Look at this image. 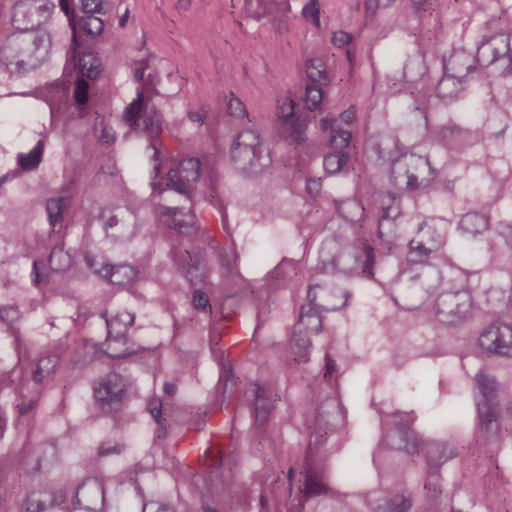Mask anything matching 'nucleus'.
Wrapping results in <instances>:
<instances>
[{"label": "nucleus", "instance_id": "nucleus-28", "mask_svg": "<svg viewBox=\"0 0 512 512\" xmlns=\"http://www.w3.org/2000/svg\"><path fill=\"white\" fill-rule=\"evenodd\" d=\"M465 80L444 72L436 86V95L445 103L457 100L464 90Z\"/></svg>", "mask_w": 512, "mask_h": 512}, {"label": "nucleus", "instance_id": "nucleus-19", "mask_svg": "<svg viewBox=\"0 0 512 512\" xmlns=\"http://www.w3.org/2000/svg\"><path fill=\"white\" fill-rule=\"evenodd\" d=\"M434 252L431 248L425 245V242L412 239L408 243V251L406 255V267L402 271L403 275L409 279H414L412 272L418 267H425L430 265V261Z\"/></svg>", "mask_w": 512, "mask_h": 512}, {"label": "nucleus", "instance_id": "nucleus-44", "mask_svg": "<svg viewBox=\"0 0 512 512\" xmlns=\"http://www.w3.org/2000/svg\"><path fill=\"white\" fill-rule=\"evenodd\" d=\"M338 212L347 220L357 222L364 214L362 204L353 199H347L337 205Z\"/></svg>", "mask_w": 512, "mask_h": 512}, {"label": "nucleus", "instance_id": "nucleus-53", "mask_svg": "<svg viewBox=\"0 0 512 512\" xmlns=\"http://www.w3.org/2000/svg\"><path fill=\"white\" fill-rule=\"evenodd\" d=\"M463 134L464 131L454 124L445 125L439 130V137L443 141L458 140Z\"/></svg>", "mask_w": 512, "mask_h": 512}, {"label": "nucleus", "instance_id": "nucleus-35", "mask_svg": "<svg viewBox=\"0 0 512 512\" xmlns=\"http://www.w3.org/2000/svg\"><path fill=\"white\" fill-rule=\"evenodd\" d=\"M289 492V500L286 503L288 512H301L303 509V496L300 491L295 495L292 496L291 493V487H286L285 483L279 480L275 481V486L271 490V494L274 498V500L278 503L282 501V498L286 496V494Z\"/></svg>", "mask_w": 512, "mask_h": 512}, {"label": "nucleus", "instance_id": "nucleus-56", "mask_svg": "<svg viewBox=\"0 0 512 512\" xmlns=\"http://www.w3.org/2000/svg\"><path fill=\"white\" fill-rule=\"evenodd\" d=\"M88 89L89 85L86 80L78 79L76 81L74 89V99L78 104H86L88 100Z\"/></svg>", "mask_w": 512, "mask_h": 512}, {"label": "nucleus", "instance_id": "nucleus-10", "mask_svg": "<svg viewBox=\"0 0 512 512\" xmlns=\"http://www.w3.org/2000/svg\"><path fill=\"white\" fill-rule=\"evenodd\" d=\"M231 157L236 159L254 160L270 157L261 142L259 133L253 129H244L239 132L231 145Z\"/></svg>", "mask_w": 512, "mask_h": 512}, {"label": "nucleus", "instance_id": "nucleus-57", "mask_svg": "<svg viewBox=\"0 0 512 512\" xmlns=\"http://www.w3.org/2000/svg\"><path fill=\"white\" fill-rule=\"evenodd\" d=\"M498 235L504 239L506 245L512 249V222L500 221L496 225Z\"/></svg>", "mask_w": 512, "mask_h": 512}, {"label": "nucleus", "instance_id": "nucleus-51", "mask_svg": "<svg viewBox=\"0 0 512 512\" xmlns=\"http://www.w3.org/2000/svg\"><path fill=\"white\" fill-rule=\"evenodd\" d=\"M295 274V263L290 260L282 261L270 273V276L277 279H289Z\"/></svg>", "mask_w": 512, "mask_h": 512}, {"label": "nucleus", "instance_id": "nucleus-62", "mask_svg": "<svg viewBox=\"0 0 512 512\" xmlns=\"http://www.w3.org/2000/svg\"><path fill=\"white\" fill-rule=\"evenodd\" d=\"M37 405V399L35 397L30 399H21L17 404V410L20 415H26L33 410Z\"/></svg>", "mask_w": 512, "mask_h": 512}, {"label": "nucleus", "instance_id": "nucleus-8", "mask_svg": "<svg viewBox=\"0 0 512 512\" xmlns=\"http://www.w3.org/2000/svg\"><path fill=\"white\" fill-rule=\"evenodd\" d=\"M126 380L118 373H109L94 388V394L101 408L106 412L117 410L126 391Z\"/></svg>", "mask_w": 512, "mask_h": 512}, {"label": "nucleus", "instance_id": "nucleus-11", "mask_svg": "<svg viewBox=\"0 0 512 512\" xmlns=\"http://www.w3.org/2000/svg\"><path fill=\"white\" fill-rule=\"evenodd\" d=\"M167 172V186L180 193H188L200 176L201 162H171Z\"/></svg>", "mask_w": 512, "mask_h": 512}, {"label": "nucleus", "instance_id": "nucleus-30", "mask_svg": "<svg viewBox=\"0 0 512 512\" xmlns=\"http://www.w3.org/2000/svg\"><path fill=\"white\" fill-rule=\"evenodd\" d=\"M509 51V42L507 37L501 35L494 37L487 43H482L478 49V58L484 64H490L499 58L505 56Z\"/></svg>", "mask_w": 512, "mask_h": 512}, {"label": "nucleus", "instance_id": "nucleus-49", "mask_svg": "<svg viewBox=\"0 0 512 512\" xmlns=\"http://www.w3.org/2000/svg\"><path fill=\"white\" fill-rule=\"evenodd\" d=\"M19 317V311L16 306L7 305L0 307V320L12 329L17 345L19 344V337L17 331L13 329L12 324L17 321Z\"/></svg>", "mask_w": 512, "mask_h": 512}, {"label": "nucleus", "instance_id": "nucleus-12", "mask_svg": "<svg viewBox=\"0 0 512 512\" xmlns=\"http://www.w3.org/2000/svg\"><path fill=\"white\" fill-rule=\"evenodd\" d=\"M350 294L347 291H331L320 285H311L307 299L320 311H336L347 305Z\"/></svg>", "mask_w": 512, "mask_h": 512}, {"label": "nucleus", "instance_id": "nucleus-13", "mask_svg": "<svg viewBox=\"0 0 512 512\" xmlns=\"http://www.w3.org/2000/svg\"><path fill=\"white\" fill-rule=\"evenodd\" d=\"M47 13L48 8L45 5L23 0L14 6L13 22L18 29L30 31L41 24Z\"/></svg>", "mask_w": 512, "mask_h": 512}, {"label": "nucleus", "instance_id": "nucleus-40", "mask_svg": "<svg viewBox=\"0 0 512 512\" xmlns=\"http://www.w3.org/2000/svg\"><path fill=\"white\" fill-rule=\"evenodd\" d=\"M487 225L488 222L485 216L475 212L465 214L459 223L463 231L473 235L486 230Z\"/></svg>", "mask_w": 512, "mask_h": 512}, {"label": "nucleus", "instance_id": "nucleus-55", "mask_svg": "<svg viewBox=\"0 0 512 512\" xmlns=\"http://www.w3.org/2000/svg\"><path fill=\"white\" fill-rule=\"evenodd\" d=\"M26 510L28 512H43L46 510L41 494L38 491L31 492L26 499Z\"/></svg>", "mask_w": 512, "mask_h": 512}, {"label": "nucleus", "instance_id": "nucleus-22", "mask_svg": "<svg viewBox=\"0 0 512 512\" xmlns=\"http://www.w3.org/2000/svg\"><path fill=\"white\" fill-rule=\"evenodd\" d=\"M67 60L77 66L80 73L90 79L96 78L101 72L100 59L92 52L78 53V46L73 43L67 53Z\"/></svg>", "mask_w": 512, "mask_h": 512}, {"label": "nucleus", "instance_id": "nucleus-29", "mask_svg": "<svg viewBox=\"0 0 512 512\" xmlns=\"http://www.w3.org/2000/svg\"><path fill=\"white\" fill-rule=\"evenodd\" d=\"M320 310L310 302L303 305L300 309L299 318L294 326L295 331L308 335L312 332H318L322 326Z\"/></svg>", "mask_w": 512, "mask_h": 512}, {"label": "nucleus", "instance_id": "nucleus-18", "mask_svg": "<svg viewBox=\"0 0 512 512\" xmlns=\"http://www.w3.org/2000/svg\"><path fill=\"white\" fill-rule=\"evenodd\" d=\"M419 453H423L429 469L437 470L448 460L456 456L455 449L446 442L426 440L418 446Z\"/></svg>", "mask_w": 512, "mask_h": 512}, {"label": "nucleus", "instance_id": "nucleus-27", "mask_svg": "<svg viewBox=\"0 0 512 512\" xmlns=\"http://www.w3.org/2000/svg\"><path fill=\"white\" fill-rule=\"evenodd\" d=\"M174 261L177 266L186 273L190 282H193L198 275L194 272L204 270L203 258L199 255L192 256L186 248L177 247L173 251Z\"/></svg>", "mask_w": 512, "mask_h": 512}, {"label": "nucleus", "instance_id": "nucleus-64", "mask_svg": "<svg viewBox=\"0 0 512 512\" xmlns=\"http://www.w3.org/2000/svg\"><path fill=\"white\" fill-rule=\"evenodd\" d=\"M32 282L35 286H40L42 284H46L47 279L46 275L41 272L40 262L34 261L32 272H31Z\"/></svg>", "mask_w": 512, "mask_h": 512}, {"label": "nucleus", "instance_id": "nucleus-7", "mask_svg": "<svg viewBox=\"0 0 512 512\" xmlns=\"http://www.w3.org/2000/svg\"><path fill=\"white\" fill-rule=\"evenodd\" d=\"M135 316L127 311L117 313L116 315L106 319L107 326V339H106V352L110 358L120 359L128 357L135 353V350L131 347H125L118 351L113 345L121 343L125 346L127 342L126 333L128 329L134 323Z\"/></svg>", "mask_w": 512, "mask_h": 512}, {"label": "nucleus", "instance_id": "nucleus-5", "mask_svg": "<svg viewBox=\"0 0 512 512\" xmlns=\"http://www.w3.org/2000/svg\"><path fill=\"white\" fill-rule=\"evenodd\" d=\"M413 422L414 416L412 413L386 415L383 418V423L386 426H391V429L385 435L386 444L392 449L404 450L408 454H418L419 442L409 429Z\"/></svg>", "mask_w": 512, "mask_h": 512}, {"label": "nucleus", "instance_id": "nucleus-52", "mask_svg": "<svg viewBox=\"0 0 512 512\" xmlns=\"http://www.w3.org/2000/svg\"><path fill=\"white\" fill-rule=\"evenodd\" d=\"M126 210H121L118 213L114 214L111 211L104 210L102 212V218L104 219V228L107 232H111L115 229V227H118L119 223L121 222V215L126 216Z\"/></svg>", "mask_w": 512, "mask_h": 512}, {"label": "nucleus", "instance_id": "nucleus-61", "mask_svg": "<svg viewBox=\"0 0 512 512\" xmlns=\"http://www.w3.org/2000/svg\"><path fill=\"white\" fill-rule=\"evenodd\" d=\"M192 303L195 309L206 311V309L209 307V298L206 293L196 290L193 293Z\"/></svg>", "mask_w": 512, "mask_h": 512}, {"label": "nucleus", "instance_id": "nucleus-59", "mask_svg": "<svg viewBox=\"0 0 512 512\" xmlns=\"http://www.w3.org/2000/svg\"><path fill=\"white\" fill-rule=\"evenodd\" d=\"M228 113L234 117H248L241 100L235 98L233 95L228 102Z\"/></svg>", "mask_w": 512, "mask_h": 512}, {"label": "nucleus", "instance_id": "nucleus-9", "mask_svg": "<svg viewBox=\"0 0 512 512\" xmlns=\"http://www.w3.org/2000/svg\"><path fill=\"white\" fill-rule=\"evenodd\" d=\"M479 345L487 352L512 357V326L502 323L490 325L481 333Z\"/></svg>", "mask_w": 512, "mask_h": 512}, {"label": "nucleus", "instance_id": "nucleus-38", "mask_svg": "<svg viewBox=\"0 0 512 512\" xmlns=\"http://www.w3.org/2000/svg\"><path fill=\"white\" fill-rule=\"evenodd\" d=\"M58 362L59 358L56 355L41 357L31 372L32 380L36 384L42 383L46 378H49L54 373Z\"/></svg>", "mask_w": 512, "mask_h": 512}, {"label": "nucleus", "instance_id": "nucleus-24", "mask_svg": "<svg viewBox=\"0 0 512 512\" xmlns=\"http://www.w3.org/2000/svg\"><path fill=\"white\" fill-rule=\"evenodd\" d=\"M72 29V43L78 46L77 33L83 32L90 36L100 35L104 30L103 20L96 15H83L81 17L68 18Z\"/></svg>", "mask_w": 512, "mask_h": 512}, {"label": "nucleus", "instance_id": "nucleus-36", "mask_svg": "<svg viewBox=\"0 0 512 512\" xmlns=\"http://www.w3.org/2000/svg\"><path fill=\"white\" fill-rule=\"evenodd\" d=\"M136 233V217L131 211H126V216L121 215V222L118 227L111 232H107V236L114 241L125 242L130 241Z\"/></svg>", "mask_w": 512, "mask_h": 512}, {"label": "nucleus", "instance_id": "nucleus-26", "mask_svg": "<svg viewBox=\"0 0 512 512\" xmlns=\"http://www.w3.org/2000/svg\"><path fill=\"white\" fill-rule=\"evenodd\" d=\"M295 104L291 98L278 101L277 115L286 124L291 125L290 137L297 143L304 141V126L294 121Z\"/></svg>", "mask_w": 512, "mask_h": 512}, {"label": "nucleus", "instance_id": "nucleus-43", "mask_svg": "<svg viewBox=\"0 0 512 512\" xmlns=\"http://www.w3.org/2000/svg\"><path fill=\"white\" fill-rule=\"evenodd\" d=\"M247 11L257 19L271 14L277 10V2L275 0H246Z\"/></svg>", "mask_w": 512, "mask_h": 512}, {"label": "nucleus", "instance_id": "nucleus-6", "mask_svg": "<svg viewBox=\"0 0 512 512\" xmlns=\"http://www.w3.org/2000/svg\"><path fill=\"white\" fill-rule=\"evenodd\" d=\"M470 308L471 298L467 292H446L438 296L434 305V315L443 324L455 325L468 316Z\"/></svg>", "mask_w": 512, "mask_h": 512}, {"label": "nucleus", "instance_id": "nucleus-31", "mask_svg": "<svg viewBox=\"0 0 512 512\" xmlns=\"http://www.w3.org/2000/svg\"><path fill=\"white\" fill-rule=\"evenodd\" d=\"M162 213L173 218V226L181 234L190 235L198 230L195 216L191 211L186 213L183 208L167 207Z\"/></svg>", "mask_w": 512, "mask_h": 512}, {"label": "nucleus", "instance_id": "nucleus-32", "mask_svg": "<svg viewBox=\"0 0 512 512\" xmlns=\"http://www.w3.org/2000/svg\"><path fill=\"white\" fill-rule=\"evenodd\" d=\"M418 241L425 242L429 248H431L434 252H437L441 249L445 243L446 238L443 231L436 226L434 222H423L418 227Z\"/></svg>", "mask_w": 512, "mask_h": 512}, {"label": "nucleus", "instance_id": "nucleus-47", "mask_svg": "<svg viewBox=\"0 0 512 512\" xmlns=\"http://www.w3.org/2000/svg\"><path fill=\"white\" fill-rule=\"evenodd\" d=\"M147 410L159 424L160 428L158 430V437H161V431L165 427L166 422V409L163 406L162 401L159 398H152L147 405Z\"/></svg>", "mask_w": 512, "mask_h": 512}, {"label": "nucleus", "instance_id": "nucleus-2", "mask_svg": "<svg viewBox=\"0 0 512 512\" xmlns=\"http://www.w3.org/2000/svg\"><path fill=\"white\" fill-rule=\"evenodd\" d=\"M320 258L327 273L373 276L374 250L369 245H347L341 248L335 240L327 241L321 247Z\"/></svg>", "mask_w": 512, "mask_h": 512}, {"label": "nucleus", "instance_id": "nucleus-37", "mask_svg": "<svg viewBox=\"0 0 512 512\" xmlns=\"http://www.w3.org/2000/svg\"><path fill=\"white\" fill-rule=\"evenodd\" d=\"M311 342L308 335L293 330L291 338V351L294 361L297 363H306L309 360Z\"/></svg>", "mask_w": 512, "mask_h": 512}, {"label": "nucleus", "instance_id": "nucleus-33", "mask_svg": "<svg viewBox=\"0 0 512 512\" xmlns=\"http://www.w3.org/2000/svg\"><path fill=\"white\" fill-rule=\"evenodd\" d=\"M71 200L67 196L51 197L46 201V212L49 225L55 229L61 226L65 213L69 210Z\"/></svg>", "mask_w": 512, "mask_h": 512}, {"label": "nucleus", "instance_id": "nucleus-20", "mask_svg": "<svg viewBox=\"0 0 512 512\" xmlns=\"http://www.w3.org/2000/svg\"><path fill=\"white\" fill-rule=\"evenodd\" d=\"M85 260L87 265L92 268L96 274L109 279V281L114 285H126L133 281L138 274V272L130 265H103L101 268H97L94 265V260L90 256L86 255Z\"/></svg>", "mask_w": 512, "mask_h": 512}, {"label": "nucleus", "instance_id": "nucleus-58", "mask_svg": "<svg viewBox=\"0 0 512 512\" xmlns=\"http://www.w3.org/2000/svg\"><path fill=\"white\" fill-rule=\"evenodd\" d=\"M83 15L103 14L102 0H81Z\"/></svg>", "mask_w": 512, "mask_h": 512}, {"label": "nucleus", "instance_id": "nucleus-14", "mask_svg": "<svg viewBox=\"0 0 512 512\" xmlns=\"http://www.w3.org/2000/svg\"><path fill=\"white\" fill-rule=\"evenodd\" d=\"M205 457L209 461L208 464L213 467L209 475L211 482L209 489L218 492L232 478V458L223 456L222 452L214 449L206 450Z\"/></svg>", "mask_w": 512, "mask_h": 512}, {"label": "nucleus", "instance_id": "nucleus-17", "mask_svg": "<svg viewBox=\"0 0 512 512\" xmlns=\"http://www.w3.org/2000/svg\"><path fill=\"white\" fill-rule=\"evenodd\" d=\"M148 89L149 85L146 84L143 85L142 89H137V97L126 108V111L124 113V120L133 130H137L143 125L144 130L157 132L159 128V120L155 115L152 117H139V114L142 109L144 92Z\"/></svg>", "mask_w": 512, "mask_h": 512}, {"label": "nucleus", "instance_id": "nucleus-4", "mask_svg": "<svg viewBox=\"0 0 512 512\" xmlns=\"http://www.w3.org/2000/svg\"><path fill=\"white\" fill-rule=\"evenodd\" d=\"M476 382L480 393L477 399L480 431L487 437L497 431L498 402L496 400L497 384L493 378L478 373Z\"/></svg>", "mask_w": 512, "mask_h": 512}, {"label": "nucleus", "instance_id": "nucleus-25", "mask_svg": "<svg viewBox=\"0 0 512 512\" xmlns=\"http://www.w3.org/2000/svg\"><path fill=\"white\" fill-rule=\"evenodd\" d=\"M474 57L463 51L454 52L449 59L443 61L444 72L465 80V77L474 69Z\"/></svg>", "mask_w": 512, "mask_h": 512}, {"label": "nucleus", "instance_id": "nucleus-39", "mask_svg": "<svg viewBox=\"0 0 512 512\" xmlns=\"http://www.w3.org/2000/svg\"><path fill=\"white\" fill-rule=\"evenodd\" d=\"M412 507V497L410 494H395L386 498L381 505L377 507V512H408Z\"/></svg>", "mask_w": 512, "mask_h": 512}, {"label": "nucleus", "instance_id": "nucleus-46", "mask_svg": "<svg viewBox=\"0 0 512 512\" xmlns=\"http://www.w3.org/2000/svg\"><path fill=\"white\" fill-rule=\"evenodd\" d=\"M306 73L312 84L325 83L327 81L325 66L319 59H311L306 62Z\"/></svg>", "mask_w": 512, "mask_h": 512}, {"label": "nucleus", "instance_id": "nucleus-48", "mask_svg": "<svg viewBox=\"0 0 512 512\" xmlns=\"http://www.w3.org/2000/svg\"><path fill=\"white\" fill-rule=\"evenodd\" d=\"M323 99V91L317 84H309L305 89V105L306 107L313 111L317 109Z\"/></svg>", "mask_w": 512, "mask_h": 512}, {"label": "nucleus", "instance_id": "nucleus-45", "mask_svg": "<svg viewBox=\"0 0 512 512\" xmlns=\"http://www.w3.org/2000/svg\"><path fill=\"white\" fill-rule=\"evenodd\" d=\"M424 489L426 497L430 500H437L442 493L441 477L437 470L429 469L425 480Z\"/></svg>", "mask_w": 512, "mask_h": 512}, {"label": "nucleus", "instance_id": "nucleus-23", "mask_svg": "<svg viewBox=\"0 0 512 512\" xmlns=\"http://www.w3.org/2000/svg\"><path fill=\"white\" fill-rule=\"evenodd\" d=\"M253 392L255 394V421L258 425H263L267 421L268 415L279 397L272 389L262 387L258 384L253 385Z\"/></svg>", "mask_w": 512, "mask_h": 512}, {"label": "nucleus", "instance_id": "nucleus-50", "mask_svg": "<svg viewBox=\"0 0 512 512\" xmlns=\"http://www.w3.org/2000/svg\"><path fill=\"white\" fill-rule=\"evenodd\" d=\"M302 16L311 21L316 27L320 28V4L318 0H310L302 9Z\"/></svg>", "mask_w": 512, "mask_h": 512}, {"label": "nucleus", "instance_id": "nucleus-60", "mask_svg": "<svg viewBox=\"0 0 512 512\" xmlns=\"http://www.w3.org/2000/svg\"><path fill=\"white\" fill-rule=\"evenodd\" d=\"M43 150L44 142L43 140H38L37 144L28 154H18L17 160H41Z\"/></svg>", "mask_w": 512, "mask_h": 512}, {"label": "nucleus", "instance_id": "nucleus-42", "mask_svg": "<svg viewBox=\"0 0 512 512\" xmlns=\"http://www.w3.org/2000/svg\"><path fill=\"white\" fill-rule=\"evenodd\" d=\"M373 201L380 209L383 210L381 220L396 217L399 214V210L395 204V197L390 193L379 192L373 196Z\"/></svg>", "mask_w": 512, "mask_h": 512}, {"label": "nucleus", "instance_id": "nucleus-1", "mask_svg": "<svg viewBox=\"0 0 512 512\" xmlns=\"http://www.w3.org/2000/svg\"><path fill=\"white\" fill-rule=\"evenodd\" d=\"M342 417V408L338 399L334 397L327 398L306 415L309 444L301 471L303 484L300 488V493L306 498L324 495L329 491L324 472L319 465L323 458L318 449L324 443L328 430H331Z\"/></svg>", "mask_w": 512, "mask_h": 512}, {"label": "nucleus", "instance_id": "nucleus-15", "mask_svg": "<svg viewBox=\"0 0 512 512\" xmlns=\"http://www.w3.org/2000/svg\"><path fill=\"white\" fill-rule=\"evenodd\" d=\"M77 504L89 511H101L104 505V486L96 478L86 479L77 489L75 495Z\"/></svg>", "mask_w": 512, "mask_h": 512}, {"label": "nucleus", "instance_id": "nucleus-63", "mask_svg": "<svg viewBox=\"0 0 512 512\" xmlns=\"http://www.w3.org/2000/svg\"><path fill=\"white\" fill-rule=\"evenodd\" d=\"M352 40L351 34L345 32V31H337L332 36V43L339 48H342L346 45H348Z\"/></svg>", "mask_w": 512, "mask_h": 512}, {"label": "nucleus", "instance_id": "nucleus-3", "mask_svg": "<svg viewBox=\"0 0 512 512\" xmlns=\"http://www.w3.org/2000/svg\"><path fill=\"white\" fill-rule=\"evenodd\" d=\"M50 46L51 38L45 31L15 34L3 46L1 60L11 72L35 67Z\"/></svg>", "mask_w": 512, "mask_h": 512}, {"label": "nucleus", "instance_id": "nucleus-54", "mask_svg": "<svg viewBox=\"0 0 512 512\" xmlns=\"http://www.w3.org/2000/svg\"><path fill=\"white\" fill-rule=\"evenodd\" d=\"M242 165L238 167L240 174L245 178H252L258 176L263 171L261 162H241Z\"/></svg>", "mask_w": 512, "mask_h": 512}, {"label": "nucleus", "instance_id": "nucleus-41", "mask_svg": "<svg viewBox=\"0 0 512 512\" xmlns=\"http://www.w3.org/2000/svg\"><path fill=\"white\" fill-rule=\"evenodd\" d=\"M71 255L64 250L62 245L55 246L49 255V265L55 272L65 271L71 266Z\"/></svg>", "mask_w": 512, "mask_h": 512}, {"label": "nucleus", "instance_id": "nucleus-21", "mask_svg": "<svg viewBox=\"0 0 512 512\" xmlns=\"http://www.w3.org/2000/svg\"><path fill=\"white\" fill-rule=\"evenodd\" d=\"M24 452L27 454L25 465L28 471H38L44 464L56 457V447L52 442H43L33 446L27 445Z\"/></svg>", "mask_w": 512, "mask_h": 512}, {"label": "nucleus", "instance_id": "nucleus-34", "mask_svg": "<svg viewBox=\"0 0 512 512\" xmlns=\"http://www.w3.org/2000/svg\"><path fill=\"white\" fill-rule=\"evenodd\" d=\"M437 177V172L431 166V162H420L417 167L416 174H409L407 176L406 187L410 191L425 189Z\"/></svg>", "mask_w": 512, "mask_h": 512}, {"label": "nucleus", "instance_id": "nucleus-16", "mask_svg": "<svg viewBox=\"0 0 512 512\" xmlns=\"http://www.w3.org/2000/svg\"><path fill=\"white\" fill-rule=\"evenodd\" d=\"M321 130L326 132L331 130L330 146L333 152L328 157H335L338 160H348L350 158L351 132L336 127V119L324 117L320 122Z\"/></svg>", "mask_w": 512, "mask_h": 512}]
</instances>
